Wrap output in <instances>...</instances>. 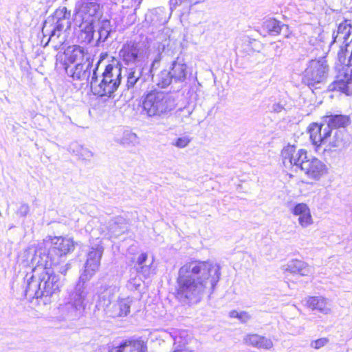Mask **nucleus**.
I'll return each mask as SVG.
<instances>
[{
	"label": "nucleus",
	"mask_w": 352,
	"mask_h": 352,
	"mask_svg": "<svg viewBox=\"0 0 352 352\" xmlns=\"http://www.w3.org/2000/svg\"><path fill=\"white\" fill-rule=\"evenodd\" d=\"M221 276V266L211 261L195 260L182 266L178 272L177 297L189 305L211 294Z\"/></svg>",
	"instance_id": "obj_1"
},
{
	"label": "nucleus",
	"mask_w": 352,
	"mask_h": 352,
	"mask_svg": "<svg viewBox=\"0 0 352 352\" xmlns=\"http://www.w3.org/2000/svg\"><path fill=\"white\" fill-rule=\"evenodd\" d=\"M281 157L285 167L295 166L300 168L308 178L315 181L320 180L328 173L326 164L318 158L308 155L305 149L297 151L294 146L287 145L283 148Z\"/></svg>",
	"instance_id": "obj_2"
},
{
	"label": "nucleus",
	"mask_w": 352,
	"mask_h": 352,
	"mask_svg": "<svg viewBox=\"0 0 352 352\" xmlns=\"http://www.w3.org/2000/svg\"><path fill=\"white\" fill-rule=\"evenodd\" d=\"M25 296L30 298H39L52 296L58 292L62 285L59 276L52 270L40 272L38 274L26 275Z\"/></svg>",
	"instance_id": "obj_3"
},
{
	"label": "nucleus",
	"mask_w": 352,
	"mask_h": 352,
	"mask_svg": "<svg viewBox=\"0 0 352 352\" xmlns=\"http://www.w3.org/2000/svg\"><path fill=\"white\" fill-rule=\"evenodd\" d=\"M97 67L93 70L90 85L94 95L111 97L118 89L122 80V69L116 63L106 66L102 76L98 78L96 75Z\"/></svg>",
	"instance_id": "obj_4"
},
{
	"label": "nucleus",
	"mask_w": 352,
	"mask_h": 352,
	"mask_svg": "<svg viewBox=\"0 0 352 352\" xmlns=\"http://www.w3.org/2000/svg\"><path fill=\"white\" fill-rule=\"evenodd\" d=\"M176 106L175 98L164 91H151L142 100L143 112L148 117L166 116Z\"/></svg>",
	"instance_id": "obj_5"
},
{
	"label": "nucleus",
	"mask_w": 352,
	"mask_h": 352,
	"mask_svg": "<svg viewBox=\"0 0 352 352\" xmlns=\"http://www.w3.org/2000/svg\"><path fill=\"white\" fill-rule=\"evenodd\" d=\"M70 26V12L65 7H62L56 9L53 15L45 20L42 32L44 36H49V41L54 42L58 39V44L63 45L65 41L63 34Z\"/></svg>",
	"instance_id": "obj_6"
},
{
	"label": "nucleus",
	"mask_w": 352,
	"mask_h": 352,
	"mask_svg": "<svg viewBox=\"0 0 352 352\" xmlns=\"http://www.w3.org/2000/svg\"><path fill=\"white\" fill-rule=\"evenodd\" d=\"M329 67L325 57L311 60L304 72V81L309 87L317 88L323 83L329 73Z\"/></svg>",
	"instance_id": "obj_7"
},
{
	"label": "nucleus",
	"mask_w": 352,
	"mask_h": 352,
	"mask_svg": "<svg viewBox=\"0 0 352 352\" xmlns=\"http://www.w3.org/2000/svg\"><path fill=\"white\" fill-rule=\"evenodd\" d=\"M56 258L48 247L45 245L43 241L34 250L30 260V264L33 267V274H38L40 272L51 270L52 265L56 263Z\"/></svg>",
	"instance_id": "obj_8"
},
{
	"label": "nucleus",
	"mask_w": 352,
	"mask_h": 352,
	"mask_svg": "<svg viewBox=\"0 0 352 352\" xmlns=\"http://www.w3.org/2000/svg\"><path fill=\"white\" fill-rule=\"evenodd\" d=\"M102 16V8L96 1H83L76 6L74 22L96 23Z\"/></svg>",
	"instance_id": "obj_9"
},
{
	"label": "nucleus",
	"mask_w": 352,
	"mask_h": 352,
	"mask_svg": "<svg viewBox=\"0 0 352 352\" xmlns=\"http://www.w3.org/2000/svg\"><path fill=\"white\" fill-rule=\"evenodd\" d=\"M86 274H81L73 292L66 299V305L72 308H85L89 305L88 289L87 282L89 280Z\"/></svg>",
	"instance_id": "obj_10"
},
{
	"label": "nucleus",
	"mask_w": 352,
	"mask_h": 352,
	"mask_svg": "<svg viewBox=\"0 0 352 352\" xmlns=\"http://www.w3.org/2000/svg\"><path fill=\"white\" fill-rule=\"evenodd\" d=\"M45 245L50 250L52 255L57 258L73 251L74 245L72 239L62 236H47Z\"/></svg>",
	"instance_id": "obj_11"
},
{
	"label": "nucleus",
	"mask_w": 352,
	"mask_h": 352,
	"mask_svg": "<svg viewBox=\"0 0 352 352\" xmlns=\"http://www.w3.org/2000/svg\"><path fill=\"white\" fill-rule=\"evenodd\" d=\"M144 47L143 44L130 41L123 45L120 51L122 61L127 65L135 64L143 58Z\"/></svg>",
	"instance_id": "obj_12"
},
{
	"label": "nucleus",
	"mask_w": 352,
	"mask_h": 352,
	"mask_svg": "<svg viewBox=\"0 0 352 352\" xmlns=\"http://www.w3.org/2000/svg\"><path fill=\"white\" fill-rule=\"evenodd\" d=\"M103 252L104 248L100 243L95 244L90 248L85 265V270L82 274H86L87 279L89 280L98 270Z\"/></svg>",
	"instance_id": "obj_13"
},
{
	"label": "nucleus",
	"mask_w": 352,
	"mask_h": 352,
	"mask_svg": "<svg viewBox=\"0 0 352 352\" xmlns=\"http://www.w3.org/2000/svg\"><path fill=\"white\" fill-rule=\"evenodd\" d=\"M93 63L92 60H87L81 63H77L74 67L69 65L65 66L66 74L72 77L74 80H80L82 82H88L91 73Z\"/></svg>",
	"instance_id": "obj_14"
},
{
	"label": "nucleus",
	"mask_w": 352,
	"mask_h": 352,
	"mask_svg": "<svg viewBox=\"0 0 352 352\" xmlns=\"http://www.w3.org/2000/svg\"><path fill=\"white\" fill-rule=\"evenodd\" d=\"M290 212L298 217V223L302 228H307L314 223L311 210L305 203H296L290 208Z\"/></svg>",
	"instance_id": "obj_15"
},
{
	"label": "nucleus",
	"mask_w": 352,
	"mask_h": 352,
	"mask_svg": "<svg viewBox=\"0 0 352 352\" xmlns=\"http://www.w3.org/2000/svg\"><path fill=\"white\" fill-rule=\"evenodd\" d=\"M65 60L63 63V67L69 65L68 63H81L87 60H90L91 57L88 54L87 50L79 45H73L69 47L64 52Z\"/></svg>",
	"instance_id": "obj_16"
},
{
	"label": "nucleus",
	"mask_w": 352,
	"mask_h": 352,
	"mask_svg": "<svg viewBox=\"0 0 352 352\" xmlns=\"http://www.w3.org/2000/svg\"><path fill=\"white\" fill-rule=\"evenodd\" d=\"M308 132L312 143L319 146L327 141L328 137H330L331 130L328 129V126H326L324 122L322 121L320 124H311L308 127Z\"/></svg>",
	"instance_id": "obj_17"
},
{
	"label": "nucleus",
	"mask_w": 352,
	"mask_h": 352,
	"mask_svg": "<svg viewBox=\"0 0 352 352\" xmlns=\"http://www.w3.org/2000/svg\"><path fill=\"white\" fill-rule=\"evenodd\" d=\"M143 67L135 66L127 71L126 84L128 89L141 90L144 87L146 78L143 76Z\"/></svg>",
	"instance_id": "obj_18"
},
{
	"label": "nucleus",
	"mask_w": 352,
	"mask_h": 352,
	"mask_svg": "<svg viewBox=\"0 0 352 352\" xmlns=\"http://www.w3.org/2000/svg\"><path fill=\"white\" fill-rule=\"evenodd\" d=\"M155 268L153 256H148L146 253H142L138 256L136 270L138 273L142 274L144 278H148L155 274Z\"/></svg>",
	"instance_id": "obj_19"
},
{
	"label": "nucleus",
	"mask_w": 352,
	"mask_h": 352,
	"mask_svg": "<svg viewBox=\"0 0 352 352\" xmlns=\"http://www.w3.org/2000/svg\"><path fill=\"white\" fill-rule=\"evenodd\" d=\"M331 90H338L346 95H352V70L349 72L340 73L337 80L331 85Z\"/></svg>",
	"instance_id": "obj_20"
},
{
	"label": "nucleus",
	"mask_w": 352,
	"mask_h": 352,
	"mask_svg": "<svg viewBox=\"0 0 352 352\" xmlns=\"http://www.w3.org/2000/svg\"><path fill=\"white\" fill-rule=\"evenodd\" d=\"M96 23L97 24L95 26V32L97 35L96 44L99 45L107 40L110 34L113 32V28L111 21L107 19H100Z\"/></svg>",
	"instance_id": "obj_21"
},
{
	"label": "nucleus",
	"mask_w": 352,
	"mask_h": 352,
	"mask_svg": "<svg viewBox=\"0 0 352 352\" xmlns=\"http://www.w3.org/2000/svg\"><path fill=\"white\" fill-rule=\"evenodd\" d=\"M334 42L342 43L341 47H345V44L352 43V25L349 21H344L338 27L336 35L333 36Z\"/></svg>",
	"instance_id": "obj_22"
},
{
	"label": "nucleus",
	"mask_w": 352,
	"mask_h": 352,
	"mask_svg": "<svg viewBox=\"0 0 352 352\" xmlns=\"http://www.w3.org/2000/svg\"><path fill=\"white\" fill-rule=\"evenodd\" d=\"M169 71L175 83L184 82L189 73L186 64L179 58H177L176 60L172 63Z\"/></svg>",
	"instance_id": "obj_23"
},
{
	"label": "nucleus",
	"mask_w": 352,
	"mask_h": 352,
	"mask_svg": "<svg viewBox=\"0 0 352 352\" xmlns=\"http://www.w3.org/2000/svg\"><path fill=\"white\" fill-rule=\"evenodd\" d=\"M322 122H324L328 129L346 127L350 124V118L348 116L342 114H327L322 118Z\"/></svg>",
	"instance_id": "obj_24"
},
{
	"label": "nucleus",
	"mask_w": 352,
	"mask_h": 352,
	"mask_svg": "<svg viewBox=\"0 0 352 352\" xmlns=\"http://www.w3.org/2000/svg\"><path fill=\"white\" fill-rule=\"evenodd\" d=\"M76 25L79 27L80 32L78 34V40L81 43H85L87 44L91 43L95 36V29L94 24V23H88L84 22H74Z\"/></svg>",
	"instance_id": "obj_25"
},
{
	"label": "nucleus",
	"mask_w": 352,
	"mask_h": 352,
	"mask_svg": "<svg viewBox=\"0 0 352 352\" xmlns=\"http://www.w3.org/2000/svg\"><path fill=\"white\" fill-rule=\"evenodd\" d=\"M146 350L143 342L140 340H128L119 346L113 348L109 352H145Z\"/></svg>",
	"instance_id": "obj_26"
},
{
	"label": "nucleus",
	"mask_w": 352,
	"mask_h": 352,
	"mask_svg": "<svg viewBox=\"0 0 352 352\" xmlns=\"http://www.w3.org/2000/svg\"><path fill=\"white\" fill-rule=\"evenodd\" d=\"M243 341L247 344L265 349H271L273 346V343L270 339L258 334L247 335L244 338Z\"/></svg>",
	"instance_id": "obj_27"
},
{
	"label": "nucleus",
	"mask_w": 352,
	"mask_h": 352,
	"mask_svg": "<svg viewBox=\"0 0 352 352\" xmlns=\"http://www.w3.org/2000/svg\"><path fill=\"white\" fill-rule=\"evenodd\" d=\"M284 270L292 274H299L301 276H307L311 272V268L304 261L293 260L289 262Z\"/></svg>",
	"instance_id": "obj_28"
},
{
	"label": "nucleus",
	"mask_w": 352,
	"mask_h": 352,
	"mask_svg": "<svg viewBox=\"0 0 352 352\" xmlns=\"http://www.w3.org/2000/svg\"><path fill=\"white\" fill-rule=\"evenodd\" d=\"M204 0H170L172 10H177L182 15L188 14L193 5L199 3Z\"/></svg>",
	"instance_id": "obj_29"
},
{
	"label": "nucleus",
	"mask_w": 352,
	"mask_h": 352,
	"mask_svg": "<svg viewBox=\"0 0 352 352\" xmlns=\"http://www.w3.org/2000/svg\"><path fill=\"white\" fill-rule=\"evenodd\" d=\"M114 141L126 148H131L140 144L138 135L129 130L124 131L121 138H115Z\"/></svg>",
	"instance_id": "obj_30"
},
{
	"label": "nucleus",
	"mask_w": 352,
	"mask_h": 352,
	"mask_svg": "<svg viewBox=\"0 0 352 352\" xmlns=\"http://www.w3.org/2000/svg\"><path fill=\"white\" fill-rule=\"evenodd\" d=\"M302 305L308 308H324L331 305V301L322 296H307L302 300Z\"/></svg>",
	"instance_id": "obj_31"
},
{
	"label": "nucleus",
	"mask_w": 352,
	"mask_h": 352,
	"mask_svg": "<svg viewBox=\"0 0 352 352\" xmlns=\"http://www.w3.org/2000/svg\"><path fill=\"white\" fill-rule=\"evenodd\" d=\"M109 230L113 236H120L126 230L125 219L122 217H118L111 220L109 222Z\"/></svg>",
	"instance_id": "obj_32"
},
{
	"label": "nucleus",
	"mask_w": 352,
	"mask_h": 352,
	"mask_svg": "<svg viewBox=\"0 0 352 352\" xmlns=\"http://www.w3.org/2000/svg\"><path fill=\"white\" fill-rule=\"evenodd\" d=\"M338 58L342 65H352V43L345 44V47H340Z\"/></svg>",
	"instance_id": "obj_33"
},
{
	"label": "nucleus",
	"mask_w": 352,
	"mask_h": 352,
	"mask_svg": "<svg viewBox=\"0 0 352 352\" xmlns=\"http://www.w3.org/2000/svg\"><path fill=\"white\" fill-rule=\"evenodd\" d=\"M115 288L107 287L98 295L96 308H107L111 305L112 295Z\"/></svg>",
	"instance_id": "obj_34"
},
{
	"label": "nucleus",
	"mask_w": 352,
	"mask_h": 352,
	"mask_svg": "<svg viewBox=\"0 0 352 352\" xmlns=\"http://www.w3.org/2000/svg\"><path fill=\"white\" fill-rule=\"evenodd\" d=\"M346 135L342 131L336 130L333 135L329 138V145L335 148H344L348 145L346 140Z\"/></svg>",
	"instance_id": "obj_35"
},
{
	"label": "nucleus",
	"mask_w": 352,
	"mask_h": 352,
	"mask_svg": "<svg viewBox=\"0 0 352 352\" xmlns=\"http://www.w3.org/2000/svg\"><path fill=\"white\" fill-rule=\"evenodd\" d=\"M156 84L161 88H166L173 82V78L169 70H162L156 76Z\"/></svg>",
	"instance_id": "obj_36"
},
{
	"label": "nucleus",
	"mask_w": 352,
	"mask_h": 352,
	"mask_svg": "<svg viewBox=\"0 0 352 352\" xmlns=\"http://www.w3.org/2000/svg\"><path fill=\"white\" fill-rule=\"evenodd\" d=\"M264 26L270 34L276 36L280 34L282 25L280 22L275 19H270L264 23Z\"/></svg>",
	"instance_id": "obj_37"
},
{
	"label": "nucleus",
	"mask_w": 352,
	"mask_h": 352,
	"mask_svg": "<svg viewBox=\"0 0 352 352\" xmlns=\"http://www.w3.org/2000/svg\"><path fill=\"white\" fill-rule=\"evenodd\" d=\"M73 146L76 148V150L73 149V151H76V155H78L82 160H88L93 157V153L88 148H84L78 144H74Z\"/></svg>",
	"instance_id": "obj_38"
},
{
	"label": "nucleus",
	"mask_w": 352,
	"mask_h": 352,
	"mask_svg": "<svg viewBox=\"0 0 352 352\" xmlns=\"http://www.w3.org/2000/svg\"><path fill=\"white\" fill-rule=\"evenodd\" d=\"M229 316L231 318H237L241 322H246L250 318V315L241 309H233L229 313Z\"/></svg>",
	"instance_id": "obj_39"
},
{
	"label": "nucleus",
	"mask_w": 352,
	"mask_h": 352,
	"mask_svg": "<svg viewBox=\"0 0 352 352\" xmlns=\"http://www.w3.org/2000/svg\"><path fill=\"white\" fill-rule=\"evenodd\" d=\"M191 138L188 135H182L175 139L171 142V145L179 148H184L188 146L191 142Z\"/></svg>",
	"instance_id": "obj_40"
},
{
	"label": "nucleus",
	"mask_w": 352,
	"mask_h": 352,
	"mask_svg": "<svg viewBox=\"0 0 352 352\" xmlns=\"http://www.w3.org/2000/svg\"><path fill=\"white\" fill-rule=\"evenodd\" d=\"M129 313V309H107L106 314L113 318L126 316Z\"/></svg>",
	"instance_id": "obj_41"
},
{
	"label": "nucleus",
	"mask_w": 352,
	"mask_h": 352,
	"mask_svg": "<svg viewBox=\"0 0 352 352\" xmlns=\"http://www.w3.org/2000/svg\"><path fill=\"white\" fill-rule=\"evenodd\" d=\"M119 306L120 308H130L132 306H135V303L132 298L127 297L120 300Z\"/></svg>",
	"instance_id": "obj_42"
},
{
	"label": "nucleus",
	"mask_w": 352,
	"mask_h": 352,
	"mask_svg": "<svg viewBox=\"0 0 352 352\" xmlns=\"http://www.w3.org/2000/svg\"><path fill=\"white\" fill-rule=\"evenodd\" d=\"M328 342L329 340L327 338H322L311 342V346L316 349H319L325 346Z\"/></svg>",
	"instance_id": "obj_43"
},
{
	"label": "nucleus",
	"mask_w": 352,
	"mask_h": 352,
	"mask_svg": "<svg viewBox=\"0 0 352 352\" xmlns=\"http://www.w3.org/2000/svg\"><path fill=\"white\" fill-rule=\"evenodd\" d=\"M29 210H30V207H29L28 204H22L19 206L16 213L18 215H19L21 217H25L28 214V213L29 212Z\"/></svg>",
	"instance_id": "obj_44"
},
{
	"label": "nucleus",
	"mask_w": 352,
	"mask_h": 352,
	"mask_svg": "<svg viewBox=\"0 0 352 352\" xmlns=\"http://www.w3.org/2000/svg\"><path fill=\"white\" fill-rule=\"evenodd\" d=\"M140 282H141L140 278H135L129 281L128 287L130 289H138L139 287L140 286Z\"/></svg>",
	"instance_id": "obj_45"
},
{
	"label": "nucleus",
	"mask_w": 352,
	"mask_h": 352,
	"mask_svg": "<svg viewBox=\"0 0 352 352\" xmlns=\"http://www.w3.org/2000/svg\"><path fill=\"white\" fill-rule=\"evenodd\" d=\"M284 109V105L280 102L274 103L272 106V111L274 113H280Z\"/></svg>",
	"instance_id": "obj_46"
},
{
	"label": "nucleus",
	"mask_w": 352,
	"mask_h": 352,
	"mask_svg": "<svg viewBox=\"0 0 352 352\" xmlns=\"http://www.w3.org/2000/svg\"><path fill=\"white\" fill-rule=\"evenodd\" d=\"M69 267H70V265L69 264H66L65 265L60 267V268L58 272L60 274H62L63 275H65L69 269Z\"/></svg>",
	"instance_id": "obj_47"
},
{
	"label": "nucleus",
	"mask_w": 352,
	"mask_h": 352,
	"mask_svg": "<svg viewBox=\"0 0 352 352\" xmlns=\"http://www.w3.org/2000/svg\"><path fill=\"white\" fill-rule=\"evenodd\" d=\"M58 41H59L58 39H56L55 41L53 42V43H54V47L56 49H58L61 45L58 44ZM49 42H51V41H49V39H48L47 42H46V44H48Z\"/></svg>",
	"instance_id": "obj_48"
},
{
	"label": "nucleus",
	"mask_w": 352,
	"mask_h": 352,
	"mask_svg": "<svg viewBox=\"0 0 352 352\" xmlns=\"http://www.w3.org/2000/svg\"><path fill=\"white\" fill-rule=\"evenodd\" d=\"M182 349H175L173 352H179Z\"/></svg>",
	"instance_id": "obj_49"
},
{
	"label": "nucleus",
	"mask_w": 352,
	"mask_h": 352,
	"mask_svg": "<svg viewBox=\"0 0 352 352\" xmlns=\"http://www.w3.org/2000/svg\"><path fill=\"white\" fill-rule=\"evenodd\" d=\"M350 54V52L346 53V57L348 58Z\"/></svg>",
	"instance_id": "obj_50"
},
{
	"label": "nucleus",
	"mask_w": 352,
	"mask_h": 352,
	"mask_svg": "<svg viewBox=\"0 0 352 352\" xmlns=\"http://www.w3.org/2000/svg\"><path fill=\"white\" fill-rule=\"evenodd\" d=\"M84 1H89V0H83Z\"/></svg>",
	"instance_id": "obj_51"
}]
</instances>
